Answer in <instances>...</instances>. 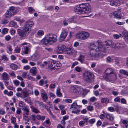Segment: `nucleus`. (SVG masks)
<instances>
[{"label":"nucleus","instance_id":"63","mask_svg":"<svg viewBox=\"0 0 128 128\" xmlns=\"http://www.w3.org/2000/svg\"><path fill=\"white\" fill-rule=\"evenodd\" d=\"M106 61L107 62H112V59L110 56H108L106 58Z\"/></svg>","mask_w":128,"mask_h":128},{"label":"nucleus","instance_id":"5","mask_svg":"<svg viewBox=\"0 0 128 128\" xmlns=\"http://www.w3.org/2000/svg\"><path fill=\"white\" fill-rule=\"evenodd\" d=\"M81 14L89 13L91 11L92 8L88 3L82 4H80Z\"/></svg>","mask_w":128,"mask_h":128},{"label":"nucleus","instance_id":"32","mask_svg":"<svg viewBox=\"0 0 128 128\" xmlns=\"http://www.w3.org/2000/svg\"><path fill=\"white\" fill-rule=\"evenodd\" d=\"M18 106L19 107H22V108H24L27 107L24 102L21 101H20L19 102Z\"/></svg>","mask_w":128,"mask_h":128},{"label":"nucleus","instance_id":"41","mask_svg":"<svg viewBox=\"0 0 128 128\" xmlns=\"http://www.w3.org/2000/svg\"><path fill=\"white\" fill-rule=\"evenodd\" d=\"M113 36L116 39H118L120 37L122 38L123 36L121 34H114L113 35Z\"/></svg>","mask_w":128,"mask_h":128},{"label":"nucleus","instance_id":"12","mask_svg":"<svg viewBox=\"0 0 128 128\" xmlns=\"http://www.w3.org/2000/svg\"><path fill=\"white\" fill-rule=\"evenodd\" d=\"M66 48L65 46L64 45H60L58 47V49L57 50L58 52L60 54L64 52Z\"/></svg>","mask_w":128,"mask_h":128},{"label":"nucleus","instance_id":"28","mask_svg":"<svg viewBox=\"0 0 128 128\" xmlns=\"http://www.w3.org/2000/svg\"><path fill=\"white\" fill-rule=\"evenodd\" d=\"M24 24L31 28L34 25V23L32 21L28 20L26 21Z\"/></svg>","mask_w":128,"mask_h":128},{"label":"nucleus","instance_id":"45","mask_svg":"<svg viewBox=\"0 0 128 128\" xmlns=\"http://www.w3.org/2000/svg\"><path fill=\"white\" fill-rule=\"evenodd\" d=\"M120 73L122 74L128 76V72L126 70H120Z\"/></svg>","mask_w":128,"mask_h":128},{"label":"nucleus","instance_id":"61","mask_svg":"<svg viewBox=\"0 0 128 128\" xmlns=\"http://www.w3.org/2000/svg\"><path fill=\"white\" fill-rule=\"evenodd\" d=\"M64 101L66 102L71 103L72 102V100L70 99H66L64 100Z\"/></svg>","mask_w":128,"mask_h":128},{"label":"nucleus","instance_id":"3","mask_svg":"<svg viewBox=\"0 0 128 128\" xmlns=\"http://www.w3.org/2000/svg\"><path fill=\"white\" fill-rule=\"evenodd\" d=\"M103 45L102 41L98 40L96 42L91 43L90 48L91 49L96 50V52H101L105 53L107 52V49Z\"/></svg>","mask_w":128,"mask_h":128},{"label":"nucleus","instance_id":"62","mask_svg":"<svg viewBox=\"0 0 128 128\" xmlns=\"http://www.w3.org/2000/svg\"><path fill=\"white\" fill-rule=\"evenodd\" d=\"M6 113L5 111L3 109H0V114L4 115Z\"/></svg>","mask_w":128,"mask_h":128},{"label":"nucleus","instance_id":"30","mask_svg":"<svg viewBox=\"0 0 128 128\" xmlns=\"http://www.w3.org/2000/svg\"><path fill=\"white\" fill-rule=\"evenodd\" d=\"M2 76L3 80H9L8 74L6 72H4L2 74Z\"/></svg>","mask_w":128,"mask_h":128},{"label":"nucleus","instance_id":"50","mask_svg":"<svg viewBox=\"0 0 128 128\" xmlns=\"http://www.w3.org/2000/svg\"><path fill=\"white\" fill-rule=\"evenodd\" d=\"M8 31V30L7 28H4L2 30V34H5L7 33Z\"/></svg>","mask_w":128,"mask_h":128},{"label":"nucleus","instance_id":"6","mask_svg":"<svg viewBox=\"0 0 128 128\" xmlns=\"http://www.w3.org/2000/svg\"><path fill=\"white\" fill-rule=\"evenodd\" d=\"M17 12V10L15 7H11L6 12L5 17L7 19L9 18L15 14Z\"/></svg>","mask_w":128,"mask_h":128},{"label":"nucleus","instance_id":"42","mask_svg":"<svg viewBox=\"0 0 128 128\" xmlns=\"http://www.w3.org/2000/svg\"><path fill=\"white\" fill-rule=\"evenodd\" d=\"M28 115H26L25 114H23V118L24 120H26L27 122H29L30 118H28Z\"/></svg>","mask_w":128,"mask_h":128},{"label":"nucleus","instance_id":"40","mask_svg":"<svg viewBox=\"0 0 128 128\" xmlns=\"http://www.w3.org/2000/svg\"><path fill=\"white\" fill-rule=\"evenodd\" d=\"M105 45L106 46H110V45H111V46H112V42L110 40H108L107 41H106L105 42Z\"/></svg>","mask_w":128,"mask_h":128},{"label":"nucleus","instance_id":"26","mask_svg":"<svg viewBox=\"0 0 128 128\" xmlns=\"http://www.w3.org/2000/svg\"><path fill=\"white\" fill-rule=\"evenodd\" d=\"M36 118L38 120L43 121L45 120L46 116H41L40 114H37L36 116Z\"/></svg>","mask_w":128,"mask_h":128},{"label":"nucleus","instance_id":"53","mask_svg":"<svg viewBox=\"0 0 128 128\" xmlns=\"http://www.w3.org/2000/svg\"><path fill=\"white\" fill-rule=\"evenodd\" d=\"M15 24L16 23L15 22L12 21L9 23V26L10 27H13L14 26Z\"/></svg>","mask_w":128,"mask_h":128},{"label":"nucleus","instance_id":"35","mask_svg":"<svg viewBox=\"0 0 128 128\" xmlns=\"http://www.w3.org/2000/svg\"><path fill=\"white\" fill-rule=\"evenodd\" d=\"M101 102L102 103H105L107 104L109 102V99L106 98H102L101 100Z\"/></svg>","mask_w":128,"mask_h":128},{"label":"nucleus","instance_id":"46","mask_svg":"<svg viewBox=\"0 0 128 128\" xmlns=\"http://www.w3.org/2000/svg\"><path fill=\"white\" fill-rule=\"evenodd\" d=\"M27 79L29 80H30L32 81H34L35 80L34 78L32 77L29 75H27Z\"/></svg>","mask_w":128,"mask_h":128},{"label":"nucleus","instance_id":"11","mask_svg":"<svg viewBox=\"0 0 128 128\" xmlns=\"http://www.w3.org/2000/svg\"><path fill=\"white\" fill-rule=\"evenodd\" d=\"M55 61L52 60H50L48 62L49 68L50 69H53L56 65Z\"/></svg>","mask_w":128,"mask_h":128},{"label":"nucleus","instance_id":"2","mask_svg":"<svg viewBox=\"0 0 128 128\" xmlns=\"http://www.w3.org/2000/svg\"><path fill=\"white\" fill-rule=\"evenodd\" d=\"M57 36L54 34L50 33L47 34L41 41V44L44 45H51L57 40Z\"/></svg>","mask_w":128,"mask_h":128},{"label":"nucleus","instance_id":"31","mask_svg":"<svg viewBox=\"0 0 128 128\" xmlns=\"http://www.w3.org/2000/svg\"><path fill=\"white\" fill-rule=\"evenodd\" d=\"M30 108L32 110V111L36 114H38L40 113V111L38 110L36 108L32 106H31Z\"/></svg>","mask_w":128,"mask_h":128},{"label":"nucleus","instance_id":"25","mask_svg":"<svg viewBox=\"0 0 128 128\" xmlns=\"http://www.w3.org/2000/svg\"><path fill=\"white\" fill-rule=\"evenodd\" d=\"M34 103L36 106L38 107H40L44 105L43 102L38 100H35Z\"/></svg>","mask_w":128,"mask_h":128},{"label":"nucleus","instance_id":"51","mask_svg":"<svg viewBox=\"0 0 128 128\" xmlns=\"http://www.w3.org/2000/svg\"><path fill=\"white\" fill-rule=\"evenodd\" d=\"M11 120L12 123L14 124L16 121V119L13 116L11 118Z\"/></svg>","mask_w":128,"mask_h":128},{"label":"nucleus","instance_id":"49","mask_svg":"<svg viewBox=\"0 0 128 128\" xmlns=\"http://www.w3.org/2000/svg\"><path fill=\"white\" fill-rule=\"evenodd\" d=\"M1 58L2 60L5 62L7 61L8 60V58L5 55L2 56L1 57Z\"/></svg>","mask_w":128,"mask_h":128},{"label":"nucleus","instance_id":"55","mask_svg":"<svg viewBox=\"0 0 128 128\" xmlns=\"http://www.w3.org/2000/svg\"><path fill=\"white\" fill-rule=\"evenodd\" d=\"M95 120L94 119H92L89 120L88 122L90 124H92L95 122Z\"/></svg>","mask_w":128,"mask_h":128},{"label":"nucleus","instance_id":"21","mask_svg":"<svg viewBox=\"0 0 128 128\" xmlns=\"http://www.w3.org/2000/svg\"><path fill=\"white\" fill-rule=\"evenodd\" d=\"M30 72L32 75L35 76L37 73L36 68L35 67L32 68L30 70Z\"/></svg>","mask_w":128,"mask_h":128},{"label":"nucleus","instance_id":"19","mask_svg":"<svg viewBox=\"0 0 128 128\" xmlns=\"http://www.w3.org/2000/svg\"><path fill=\"white\" fill-rule=\"evenodd\" d=\"M105 115L107 119L112 121H113L114 120V118L112 114H109L106 113H105Z\"/></svg>","mask_w":128,"mask_h":128},{"label":"nucleus","instance_id":"59","mask_svg":"<svg viewBox=\"0 0 128 128\" xmlns=\"http://www.w3.org/2000/svg\"><path fill=\"white\" fill-rule=\"evenodd\" d=\"M87 108L88 110L92 111L93 109V107L92 106H88Z\"/></svg>","mask_w":128,"mask_h":128},{"label":"nucleus","instance_id":"10","mask_svg":"<svg viewBox=\"0 0 128 128\" xmlns=\"http://www.w3.org/2000/svg\"><path fill=\"white\" fill-rule=\"evenodd\" d=\"M17 32L20 36L23 38L26 37L28 34L23 30H21L20 29H18L17 30Z\"/></svg>","mask_w":128,"mask_h":128},{"label":"nucleus","instance_id":"58","mask_svg":"<svg viewBox=\"0 0 128 128\" xmlns=\"http://www.w3.org/2000/svg\"><path fill=\"white\" fill-rule=\"evenodd\" d=\"M16 96L18 97H20L22 98V94L20 92H17L16 94Z\"/></svg>","mask_w":128,"mask_h":128},{"label":"nucleus","instance_id":"27","mask_svg":"<svg viewBox=\"0 0 128 128\" xmlns=\"http://www.w3.org/2000/svg\"><path fill=\"white\" fill-rule=\"evenodd\" d=\"M23 111V114H25L26 115H29V109L27 107L22 109Z\"/></svg>","mask_w":128,"mask_h":128},{"label":"nucleus","instance_id":"52","mask_svg":"<svg viewBox=\"0 0 128 128\" xmlns=\"http://www.w3.org/2000/svg\"><path fill=\"white\" fill-rule=\"evenodd\" d=\"M94 105L96 108H98L100 106V104L97 102L94 103Z\"/></svg>","mask_w":128,"mask_h":128},{"label":"nucleus","instance_id":"29","mask_svg":"<svg viewBox=\"0 0 128 128\" xmlns=\"http://www.w3.org/2000/svg\"><path fill=\"white\" fill-rule=\"evenodd\" d=\"M122 34L125 41L128 43V32L124 31L122 32Z\"/></svg>","mask_w":128,"mask_h":128},{"label":"nucleus","instance_id":"20","mask_svg":"<svg viewBox=\"0 0 128 128\" xmlns=\"http://www.w3.org/2000/svg\"><path fill=\"white\" fill-rule=\"evenodd\" d=\"M113 45L115 46V48L119 49L124 47V44L123 42L113 44Z\"/></svg>","mask_w":128,"mask_h":128},{"label":"nucleus","instance_id":"17","mask_svg":"<svg viewBox=\"0 0 128 128\" xmlns=\"http://www.w3.org/2000/svg\"><path fill=\"white\" fill-rule=\"evenodd\" d=\"M120 2L118 0H112L110 2V4L111 6H119Z\"/></svg>","mask_w":128,"mask_h":128},{"label":"nucleus","instance_id":"37","mask_svg":"<svg viewBox=\"0 0 128 128\" xmlns=\"http://www.w3.org/2000/svg\"><path fill=\"white\" fill-rule=\"evenodd\" d=\"M82 95L84 96H86L90 91L89 90H88L86 89H83L82 88Z\"/></svg>","mask_w":128,"mask_h":128},{"label":"nucleus","instance_id":"56","mask_svg":"<svg viewBox=\"0 0 128 128\" xmlns=\"http://www.w3.org/2000/svg\"><path fill=\"white\" fill-rule=\"evenodd\" d=\"M78 106V105L77 104V102L76 101H75L74 102L71 104L70 109H72V106Z\"/></svg>","mask_w":128,"mask_h":128},{"label":"nucleus","instance_id":"60","mask_svg":"<svg viewBox=\"0 0 128 128\" xmlns=\"http://www.w3.org/2000/svg\"><path fill=\"white\" fill-rule=\"evenodd\" d=\"M78 64V62L77 61H76L72 64L71 66V68H72L76 66Z\"/></svg>","mask_w":128,"mask_h":128},{"label":"nucleus","instance_id":"54","mask_svg":"<svg viewBox=\"0 0 128 128\" xmlns=\"http://www.w3.org/2000/svg\"><path fill=\"white\" fill-rule=\"evenodd\" d=\"M22 76L24 78H26L27 77V73L26 72H24L22 74Z\"/></svg>","mask_w":128,"mask_h":128},{"label":"nucleus","instance_id":"7","mask_svg":"<svg viewBox=\"0 0 128 128\" xmlns=\"http://www.w3.org/2000/svg\"><path fill=\"white\" fill-rule=\"evenodd\" d=\"M89 34L84 31H82L78 33L76 35L77 38L82 40L87 38L89 36Z\"/></svg>","mask_w":128,"mask_h":128},{"label":"nucleus","instance_id":"24","mask_svg":"<svg viewBox=\"0 0 128 128\" xmlns=\"http://www.w3.org/2000/svg\"><path fill=\"white\" fill-rule=\"evenodd\" d=\"M31 28L29 27L28 26H26V25L24 24V27L23 30L25 31L26 33L28 34L29 33L30 31Z\"/></svg>","mask_w":128,"mask_h":128},{"label":"nucleus","instance_id":"13","mask_svg":"<svg viewBox=\"0 0 128 128\" xmlns=\"http://www.w3.org/2000/svg\"><path fill=\"white\" fill-rule=\"evenodd\" d=\"M74 52V51L72 48L68 47L66 48L64 51V53L67 54L72 55Z\"/></svg>","mask_w":128,"mask_h":128},{"label":"nucleus","instance_id":"22","mask_svg":"<svg viewBox=\"0 0 128 128\" xmlns=\"http://www.w3.org/2000/svg\"><path fill=\"white\" fill-rule=\"evenodd\" d=\"M78 88L72 86L70 88V92L73 93H76L78 91Z\"/></svg>","mask_w":128,"mask_h":128},{"label":"nucleus","instance_id":"23","mask_svg":"<svg viewBox=\"0 0 128 128\" xmlns=\"http://www.w3.org/2000/svg\"><path fill=\"white\" fill-rule=\"evenodd\" d=\"M30 50V48L28 47L23 46V48H22V52L24 54H28Z\"/></svg>","mask_w":128,"mask_h":128},{"label":"nucleus","instance_id":"18","mask_svg":"<svg viewBox=\"0 0 128 128\" xmlns=\"http://www.w3.org/2000/svg\"><path fill=\"white\" fill-rule=\"evenodd\" d=\"M66 21V22H68V23L70 24L71 22H75L76 21V19L75 17L73 16L72 17L68 18H66L64 19Z\"/></svg>","mask_w":128,"mask_h":128},{"label":"nucleus","instance_id":"47","mask_svg":"<svg viewBox=\"0 0 128 128\" xmlns=\"http://www.w3.org/2000/svg\"><path fill=\"white\" fill-rule=\"evenodd\" d=\"M28 10L30 13H32L33 12L35 11L34 10L32 7H30L28 8Z\"/></svg>","mask_w":128,"mask_h":128},{"label":"nucleus","instance_id":"38","mask_svg":"<svg viewBox=\"0 0 128 128\" xmlns=\"http://www.w3.org/2000/svg\"><path fill=\"white\" fill-rule=\"evenodd\" d=\"M17 65L14 64H12L10 65V68L12 70H16L17 68Z\"/></svg>","mask_w":128,"mask_h":128},{"label":"nucleus","instance_id":"43","mask_svg":"<svg viewBox=\"0 0 128 128\" xmlns=\"http://www.w3.org/2000/svg\"><path fill=\"white\" fill-rule=\"evenodd\" d=\"M72 113L76 114H78L80 112V110L77 108L72 109Z\"/></svg>","mask_w":128,"mask_h":128},{"label":"nucleus","instance_id":"44","mask_svg":"<svg viewBox=\"0 0 128 128\" xmlns=\"http://www.w3.org/2000/svg\"><path fill=\"white\" fill-rule=\"evenodd\" d=\"M84 55H81L80 56L78 60L80 61L81 63H82L83 62L84 60Z\"/></svg>","mask_w":128,"mask_h":128},{"label":"nucleus","instance_id":"39","mask_svg":"<svg viewBox=\"0 0 128 128\" xmlns=\"http://www.w3.org/2000/svg\"><path fill=\"white\" fill-rule=\"evenodd\" d=\"M39 55L37 54H34L32 56L34 60H37L39 58Z\"/></svg>","mask_w":128,"mask_h":128},{"label":"nucleus","instance_id":"64","mask_svg":"<svg viewBox=\"0 0 128 128\" xmlns=\"http://www.w3.org/2000/svg\"><path fill=\"white\" fill-rule=\"evenodd\" d=\"M96 100V98L94 97H92L90 99V101L91 102H93L95 101Z\"/></svg>","mask_w":128,"mask_h":128},{"label":"nucleus","instance_id":"14","mask_svg":"<svg viewBox=\"0 0 128 128\" xmlns=\"http://www.w3.org/2000/svg\"><path fill=\"white\" fill-rule=\"evenodd\" d=\"M68 33L65 29H63L60 35V37L63 39H64L68 35Z\"/></svg>","mask_w":128,"mask_h":128},{"label":"nucleus","instance_id":"1","mask_svg":"<svg viewBox=\"0 0 128 128\" xmlns=\"http://www.w3.org/2000/svg\"><path fill=\"white\" fill-rule=\"evenodd\" d=\"M105 72L106 74L104 75L103 78L106 80L112 82L116 80L117 76L114 70L109 68L106 70Z\"/></svg>","mask_w":128,"mask_h":128},{"label":"nucleus","instance_id":"8","mask_svg":"<svg viewBox=\"0 0 128 128\" xmlns=\"http://www.w3.org/2000/svg\"><path fill=\"white\" fill-rule=\"evenodd\" d=\"M96 50L91 49L89 52L90 55L96 60H98L100 58L99 53L96 52Z\"/></svg>","mask_w":128,"mask_h":128},{"label":"nucleus","instance_id":"15","mask_svg":"<svg viewBox=\"0 0 128 128\" xmlns=\"http://www.w3.org/2000/svg\"><path fill=\"white\" fill-rule=\"evenodd\" d=\"M74 11L76 14H81V8H80V5H78L76 6L74 9Z\"/></svg>","mask_w":128,"mask_h":128},{"label":"nucleus","instance_id":"34","mask_svg":"<svg viewBox=\"0 0 128 128\" xmlns=\"http://www.w3.org/2000/svg\"><path fill=\"white\" fill-rule=\"evenodd\" d=\"M44 32L42 30H40L38 31L37 32V36L38 37H40L44 35Z\"/></svg>","mask_w":128,"mask_h":128},{"label":"nucleus","instance_id":"9","mask_svg":"<svg viewBox=\"0 0 128 128\" xmlns=\"http://www.w3.org/2000/svg\"><path fill=\"white\" fill-rule=\"evenodd\" d=\"M115 18H120L124 16V14L123 13H121L120 11H115L112 13Z\"/></svg>","mask_w":128,"mask_h":128},{"label":"nucleus","instance_id":"57","mask_svg":"<svg viewBox=\"0 0 128 128\" xmlns=\"http://www.w3.org/2000/svg\"><path fill=\"white\" fill-rule=\"evenodd\" d=\"M108 110L111 112H114L115 111L114 108L112 107H110L108 108Z\"/></svg>","mask_w":128,"mask_h":128},{"label":"nucleus","instance_id":"4","mask_svg":"<svg viewBox=\"0 0 128 128\" xmlns=\"http://www.w3.org/2000/svg\"><path fill=\"white\" fill-rule=\"evenodd\" d=\"M83 76L84 81L89 84H91L93 82L95 79L94 74L92 72L88 71L84 72Z\"/></svg>","mask_w":128,"mask_h":128},{"label":"nucleus","instance_id":"48","mask_svg":"<svg viewBox=\"0 0 128 128\" xmlns=\"http://www.w3.org/2000/svg\"><path fill=\"white\" fill-rule=\"evenodd\" d=\"M85 124V122L84 121L81 120L79 122V126L81 127H82L84 126Z\"/></svg>","mask_w":128,"mask_h":128},{"label":"nucleus","instance_id":"16","mask_svg":"<svg viewBox=\"0 0 128 128\" xmlns=\"http://www.w3.org/2000/svg\"><path fill=\"white\" fill-rule=\"evenodd\" d=\"M42 99L44 102H46L48 98L47 94L45 92L41 93Z\"/></svg>","mask_w":128,"mask_h":128},{"label":"nucleus","instance_id":"36","mask_svg":"<svg viewBox=\"0 0 128 128\" xmlns=\"http://www.w3.org/2000/svg\"><path fill=\"white\" fill-rule=\"evenodd\" d=\"M60 88L59 87L57 88L56 90V94L59 97H61L62 96V94L60 92Z\"/></svg>","mask_w":128,"mask_h":128},{"label":"nucleus","instance_id":"33","mask_svg":"<svg viewBox=\"0 0 128 128\" xmlns=\"http://www.w3.org/2000/svg\"><path fill=\"white\" fill-rule=\"evenodd\" d=\"M23 96H22V98H25L28 96L29 93L28 91L26 90L22 92Z\"/></svg>","mask_w":128,"mask_h":128}]
</instances>
